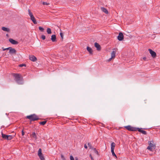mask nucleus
Instances as JSON below:
<instances>
[{"label": "nucleus", "instance_id": "obj_1", "mask_svg": "<svg viewBox=\"0 0 160 160\" xmlns=\"http://www.w3.org/2000/svg\"><path fill=\"white\" fill-rule=\"evenodd\" d=\"M12 76L16 82L18 84H22L24 83L23 78L21 74L19 73H13Z\"/></svg>", "mask_w": 160, "mask_h": 160}, {"label": "nucleus", "instance_id": "obj_2", "mask_svg": "<svg viewBox=\"0 0 160 160\" xmlns=\"http://www.w3.org/2000/svg\"><path fill=\"white\" fill-rule=\"evenodd\" d=\"M27 118L31 121H34L39 119L38 118L35 114H32L27 116Z\"/></svg>", "mask_w": 160, "mask_h": 160}, {"label": "nucleus", "instance_id": "obj_3", "mask_svg": "<svg viewBox=\"0 0 160 160\" xmlns=\"http://www.w3.org/2000/svg\"><path fill=\"white\" fill-rule=\"evenodd\" d=\"M153 140L151 141L148 142L149 146L147 148V149L149 150L150 151H152V148H154L156 147V145L153 144Z\"/></svg>", "mask_w": 160, "mask_h": 160}, {"label": "nucleus", "instance_id": "obj_4", "mask_svg": "<svg viewBox=\"0 0 160 160\" xmlns=\"http://www.w3.org/2000/svg\"><path fill=\"white\" fill-rule=\"evenodd\" d=\"M111 152L112 154V155L115 157L116 158H117V156L114 152V149L115 146V144L114 142H112L111 144Z\"/></svg>", "mask_w": 160, "mask_h": 160}, {"label": "nucleus", "instance_id": "obj_5", "mask_svg": "<svg viewBox=\"0 0 160 160\" xmlns=\"http://www.w3.org/2000/svg\"><path fill=\"white\" fill-rule=\"evenodd\" d=\"M124 128L130 131H137L138 128L133 127L130 125L125 126Z\"/></svg>", "mask_w": 160, "mask_h": 160}, {"label": "nucleus", "instance_id": "obj_6", "mask_svg": "<svg viewBox=\"0 0 160 160\" xmlns=\"http://www.w3.org/2000/svg\"><path fill=\"white\" fill-rule=\"evenodd\" d=\"M9 53L11 54L16 53V50L13 48H12L11 47H10V49H9Z\"/></svg>", "mask_w": 160, "mask_h": 160}, {"label": "nucleus", "instance_id": "obj_7", "mask_svg": "<svg viewBox=\"0 0 160 160\" xmlns=\"http://www.w3.org/2000/svg\"><path fill=\"white\" fill-rule=\"evenodd\" d=\"M148 51H149L150 54L152 57L155 58L156 57V54L154 51H153L150 49H148Z\"/></svg>", "mask_w": 160, "mask_h": 160}, {"label": "nucleus", "instance_id": "obj_8", "mask_svg": "<svg viewBox=\"0 0 160 160\" xmlns=\"http://www.w3.org/2000/svg\"><path fill=\"white\" fill-rule=\"evenodd\" d=\"M9 41L13 45H16L18 44V41L12 39V38H9Z\"/></svg>", "mask_w": 160, "mask_h": 160}, {"label": "nucleus", "instance_id": "obj_9", "mask_svg": "<svg viewBox=\"0 0 160 160\" xmlns=\"http://www.w3.org/2000/svg\"><path fill=\"white\" fill-rule=\"evenodd\" d=\"M118 39L119 41H122L123 39V35L122 33L120 32L118 37Z\"/></svg>", "mask_w": 160, "mask_h": 160}, {"label": "nucleus", "instance_id": "obj_10", "mask_svg": "<svg viewBox=\"0 0 160 160\" xmlns=\"http://www.w3.org/2000/svg\"><path fill=\"white\" fill-rule=\"evenodd\" d=\"M29 59L33 62H35L37 60V58L33 55H30L29 56Z\"/></svg>", "mask_w": 160, "mask_h": 160}, {"label": "nucleus", "instance_id": "obj_11", "mask_svg": "<svg viewBox=\"0 0 160 160\" xmlns=\"http://www.w3.org/2000/svg\"><path fill=\"white\" fill-rule=\"evenodd\" d=\"M111 57L108 59V61H110L112 59L114 58L115 56V52L113 51L111 53Z\"/></svg>", "mask_w": 160, "mask_h": 160}, {"label": "nucleus", "instance_id": "obj_12", "mask_svg": "<svg viewBox=\"0 0 160 160\" xmlns=\"http://www.w3.org/2000/svg\"><path fill=\"white\" fill-rule=\"evenodd\" d=\"M94 45L97 50H99L101 49V46L98 43L95 42Z\"/></svg>", "mask_w": 160, "mask_h": 160}, {"label": "nucleus", "instance_id": "obj_13", "mask_svg": "<svg viewBox=\"0 0 160 160\" xmlns=\"http://www.w3.org/2000/svg\"><path fill=\"white\" fill-rule=\"evenodd\" d=\"M137 130L138 131V132H141V133L144 135H146L147 134V132L145 131L141 130L140 128H138Z\"/></svg>", "mask_w": 160, "mask_h": 160}, {"label": "nucleus", "instance_id": "obj_14", "mask_svg": "<svg viewBox=\"0 0 160 160\" xmlns=\"http://www.w3.org/2000/svg\"><path fill=\"white\" fill-rule=\"evenodd\" d=\"M51 40L52 42H54L56 41V36L55 35H52L51 36Z\"/></svg>", "mask_w": 160, "mask_h": 160}, {"label": "nucleus", "instance_id": "obj_15", "mask_svg": "<svg viewBox=\"0 0 160 160\" xmlns=\"http://www.w3.org/2000/svg\"><path fill=\"white\" fill-rule=\"evenodd\" d=\"M101 10L104 12L106 13V14H108V12L107 9L104 7H101Z\"/></svg>", "mask_w": 160, "mask_h": 160}, {"label": "nucleus", "instance_id": "obj_16", "mask_svg": "<svg viewBox=\"0 0 160 160\" xmlns=\"http://www.w3.org/2000/svg\"><path fill=\"white\" fill-rule=\"evenodd\" d=\"M87 51L89 52V53L90 54H92V48H90L89 47H87Z\"/></svg>", "mask_w": 160, "mask_h": 160}, {"label": "nucleus", "instance_id": "obj_17", "mask_svg": "<svg viewBox=\"0 0 160 160\" xmlns=\"http://www.w3.org/2000/svg\"><path fill=\"white\" fill-rule=\"evenodd\" d=\"M2 29L4 31L7 32H9L10 31V29L9 28L5 27H2Z\"/></svg>", "mask_w": 160, "mask_h": 160}, {"label": "nucleus", "instance_id": "obj_18", "mask_svg": "<svg viewBox=\"0 0 160 160\" xmlns=\"http://www.w3.org/2000/svg\"><path fill=\"white\" fill-rule=\"evenodd\" d=\"M30 18L34 24H36L37 23V22L36 21V20L34 16Z\"/></svg>", "mask_w": 160, "mask_h": 160}, {"label": "nucleus", "instance_id": "obj_19", "mask_svg": "<svg viewBox=\"0 0 160 160\" xmlns=\"http://www.w3.org/2000/svg\"><path fill=\"white\" fill-rule=\"evenodd\" d=\"M2 137L4 139L7 140L8 135H6L3 134L2 132L1 133Z\"/></svg>", "mask_w": 160, "mask_h": 160}, {"label": "nucleus", "instance_id": "obj_20", "mask_svg": "<svg viewBox=\"0 0 160 160\" xmlns=\"http://www.w3.org/2000/svg\"><path fill=\"white\" fill-rule=\"evenodd\" d=\"M32 137L35 138V139H37V137L35 132H33L32 134Z\"/></svg>", "mask_w": 160, "mask_h": 160}, {"label": "nucleus", "instance_id": "obj_21", "mask_svg": "<svg viewBox=\"0 0 160 160\" xmlns=\"http://www.w3.org/2000/svg\"><path fill=\"white\" fill-rule=\"evenodd\" d=\"M42 155V149L41 148H39L38 149V155L39 156V155Z\"/></svg>", "mask_w": 160, "mask_h": 160}, {"label": "nucleus", "instance_id": "obj_22", "mask_svg": "<svg viewBox=\"0 0 160 160\" xmlns=\"http://www.w3.org/2000/svg\"><path fill=\"white\" fill-rule=\"evenodd\" d=\"M47 33L48 34H51L52 32L51 29L49 28H47Z\"/></svg>", "mask_w": 160, "mask_h": 160}, {"label": "nucleus", "instance_id": "obj_23", "mask_svg": "<svg viewBox=\"0 0 160 160\" xmlns=\"http://www.w3.org/2000/svg\"><path fill=\"white\" fill-rule=\"evenodd\" d=\"M28 14L30 16V18L32 17L33 16L32 13L30 11V10L29 9L28 10Z\"/></svg>", "mask_w": 160, "mask_h": 160}, {"label": "nucleus", "instance_id": "obj_24", "mask_svg": "<svg viewBox=\"0 0 160 160\" xmlns=\"http://www.w3.org/2000/svg\"><path fill=\"white\" fill-rule=\"evenodd\" d=\"M47 121H44L42 122H39V124L41 125H44L46 123Z\"/></svg>", "mask_w": 160, "mask_h": 160}, {"label": "nucleus", "instance_id": "obj_25", "mask_svg": "<svg viewBox=\"0 0 160 160\" xmlns=\"http://www.w3.org/2000/svg\"><path fill=\"white\" fill-rule=\"evenodd\" d=\"M13 138V137L12 135H8L7 140H11Z\"/></svg>", "mask_w": 160, "mask_h": 160}, {"label": "nucleus", "instance_id": "obj_26", "mask_svg": "<svg viewBox=\"0 0 160 160\" xmlns=\"http://www.w3.org/2000/svg\"><path fill=\"white\" fill-rule=\"evenodd\" d=\"M38 156L39 157L41 160H45L44 158L43 155L40 156L39 155Z\"/></svg>", "mask_w": 160, "mask_h": 160}, {"label": "nucleus", "instance_id": "obj_27", "mask_svg": "<svg viewBox=\"0 0 160 160\" xmlns=\"http://www.w3.org/2000/svg\"><path fill=\"white\" fill-rule=\"evenodd\" d=\"M39 29L40 30L41 32H43L44 30V29L41 27H39Z\"/></svg>", "mask_w": 160, "mask_h": 160}, {"label": "nucleus", "instance_id": "obj_28", "mask_svg": "<svg viewBox=\"0 0 160 160\" xmlns=\"http://www.w3.org/2000/svg\"><path fill=\"white\" fill-rule=\"evenodd\" d=\"M42 4L43 5H48L49 4V3L45 2H43Z\"/></svg>", "mask_w": 160, "mask_h": 160}, {"label": "nucleus", "instance_id": "obj_29", "mask_svg": "<svg viewBox=\"0 0 160 160\" xmlns=\"http://www.w3.org/2000/svg\"><path fill=\"white\" fill-rule=\"evenodd\" d=\"M94 151L95 152V153H96V154H97V155L98 154V151L96 150V148H94Z\"/></svg>", "mask_w": 160, "mask_h": 160}, {"label": "nucleus", "instance_id": "obj_30", "mask_svg": "<svg viewBox=\"0 0 160 160\" xmlns=\"http://www.w3.org/2000/svg\"><path fill=\"white\" fill-rule=\"evenodd\" d=\"M45 36L44 35H42L41 36V38L43 39V40H44L45 39Z\"/></svg>", "mask_w": 160, "mask_h": 160}, {"label": "nucleus", "instance_id": "obj_31", "mask_svg": "<svg viewBox=\"0 0 160 160\" xmlns=\"http://www.w3.org/2000/svg\"><path fill=\"white\" fill-rule=\"evenodd\" d=\"M70 160H74V159L72 155H71L70 157Z\"/></svg>", "mask_w": 160, "mask_h": 160}, {"label": "nucleus", "instance_id": "obj_32", "mask_svg": "<svg viewBox=\"0 0 160 160\" xmlns=\"http://www.w3.org/2000/svg\"><path fill=\"white\" fill-rule=\"evenodd\" d=\"M10 47L8 48H2L3 49V51H5V50H9V49H10Z\"/></svg>", "mask_w": 160, "mask_h": 160}, {"label": "nucleus", "instance_id": "obj_33", "mask_svg": "<svg viewBox=\"0 0 160 160\" xmlns=\"http://www.w3.org/2000/svg\"><path fill=\"white\" fill-rule=\"evenodd\" d=\"M19 66L21 67H22L23 66H26V65L24 64H21L19 65Z\"/></svg>", "mask_w": 160, "mask_h": 160}, {"label": "nucleus", "instance_id": "obj_34", "mask_svg": "<svg viewBox=\"0 0 160 160\" xmlns=\"http://www.w3.org/2000/svg\"><path fill=\"white\" fill-rule=\"evenodd\" d=\"M89 156H90V158L92 160H94V159L92 157V156L91 155V154H90V155H89Z\"/></svg>", "mask_w": 160, "mask_h": 160}, {"label": "nucleus", "instance_id": "obj_35", "mask_svg": "<svg viewBox=\"0 0 160 160\" xmlns=\"http://www.w3.org/2000/svg\"><path fill=\"white\" fill-rule=\"evenodd\" d=\"M60 35L61 37L62 38V39H63V34L62 33H60Z\"/></svg>", "mask_w": 160, "mask_h": 160}, {"label": "nucleus", "instance_id": "obj_36", "mask_svg": "<svg viewBox=\"0 0 160 160\" xmlns=\"http://www.w3.org/2000/svg\"><path fill=\"white\" fill-rule=\"evenodd\" d=\"M22 136H23L24 135V132L23 130L22 131Z\"/></svg>", "mask_w": 160, "mask_h": 160}, {"label": "nucleus", "instance_id": "obj_37", "mask_svg": "<svg viewBox=\"0 0 160 160\" xmlns=\"http://www.w3.org/2000/svg\"><path fill=\"white\" fill-rule=\"evenodd\" d=\"M84 147L86 149H87L88 148V147L87 146L86 144L84 145Z\"/></svg>", "mask_w": 160, "mask_h": 160}, {"label": "nucleus", "instance_id": "obj_38", "mask_svg": "<svg viewBox=\"0 0 160 160\" xmlns=\"http://www.w3.org/2000/svg\"><path fill=\"white\" fill-rule=\"evenodd\" d=\"M61 157L62 158H64V156L63 155H61Z\"/></svg>", "mask_w": 160, "mask_h": 160}, {"label": "nucleus", "instance_id": "obj_39", "mask_svg": "<svg viewBox=\"0 0 160 160\" xmlns=\"http://www.w3.org/2000/svg\"><path fill=\"white\" fill-rule=\"evenodd\" d=\"M143 59L144 60H146V57H143Z\"/></svg>", "mask_w": 160, "mask_h": 160}, {"label": "nucleus", "instance_id": "obj_40", "mask_svg": "<svg viewBox=\"0 0 160 160\" xmlns=\"http://www.w3.org/2000/svg\"><path fill=\"white\" fill-rule=\"evenodd\" d=\"M89 144H90L89 143H88V145L89 146Z\"/></svg>", "mask_w": 160, "mask_h": 160}]
</instances>
